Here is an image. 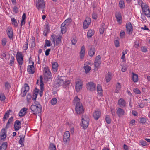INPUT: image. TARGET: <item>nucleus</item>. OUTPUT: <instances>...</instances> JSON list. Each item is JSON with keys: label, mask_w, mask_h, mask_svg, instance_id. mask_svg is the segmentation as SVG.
<instances>
[{"label": "nucleus", "mask_w": 150, "mask_h": 150, "mask_svg": "<svg viewBox=\"0 0 150 150\" xmlns=\"http://www.w3.org/2000/svg\"><path fill=\"white\" fill-rule=\"evenodd\" d=\"M30 109L34 115L40 113L42 111V107L40 104L39 105L33 104L31 106Z\"/></svg>", "instance_id": "obj_1"}, {"label": "nucleus", "mask_w": 150, "mask_h": 150, "mask_svg": "<svg viewBox=\"0 0 150 150\" xmlns=\"http://www.w3.org/2000/svg\"><path fill=\"white\" fill-rule=\"evenodd\" d=\"M36 4L37 9L39 10L41 9L45 8V3L44 0H37Z\"/></svg>", "instance_id": "obj_2"}, {"label": "nucleus", "mask_w": 150, "mask_h": 150, "mask_svg": "<svg viewBox=\"0 0 150 150\" xmlns=\"http://www.w3.org/2000/svg\"><path fill=\"white\" fill-rule=\"evenodd\" d=\"M143 12L147 17H150V11L149 7L146 4L141 7Z\"/></svg>", "instance_id": "obj_3"}, {"label": "nucleus", "mask_w": 150, "mask_h": 150, "mask_svg": "<svg viewBox=\"0 0 150 150\" xmlns=\"http://www.w3.org/2000/svg\"><path fill=\"white\" fill-rule=\"evenodd\" d=\"M29 90V87L28 85L26 83H25L23 87L21 89V95L22 97H24L25 96L28 91Z\"/></svg>", "instance_id": "obj_4"}, {"label": "nucleus", "mask_w": 150, "mask_h": 150, "mask_svg": "<svg viewBox=\"0 0 150 150\" xmlns=\"http://www.w3.org/2000/svg\"><path fill=\"white\" fill-rule=\"evenodd\" d=\"M63 77V76H59L57 77V81L55 83V86L56 87H58L64 83V81L62 78Z\"/></svg>", "instance_id": "obj_5"}, {"label": "nucleus", "mask_w": 150, "mask_h": 150, "mask_svg": "<svg viewBox=\"0 0 150 150\" xmlns=\"http://www.w3.org/2000/svg\"><path fill=\"white\" fill-rule=\"evenodd\" d=\"M75 110L78 114L82 113L84 111L83 107L81 103H78L76 105Z\"/></svg>", "instance_id": "obj_6"}, {"label": "nucleus", "mask_w": 150, "mask_h": 150, "mask_svg": "<svg viewBox=\"0 0 150 150\" xmlns=\"http://www.w3.org/2000/svg\"><path fill=\"white\" fill-rule=\"evenodd\" d=\"M101 57L100 55L96 56L95 59L94 66L96 68L94 69V71L97 70L96 68L99 66L101 63Z\"/></svg>", "instance_id": "obj_7"}, {"label": "nucleus", "mask_w": 150, "mask_h": 150, "mask_svg": "<svg viewBox=\"0 0 150 150\" xmlns=\"http://www.w3.org/2000/svg\"><path fill=\"white\" fill-rule=\"evenodd\" d=\"M86 86V88L90 91H93L95 90L96 85L93 82H88Z\"/></svg>", "instance_id": "obj_8"}, {"label": "nucleus", "mask_w": 150, "mask_h": 150, "mask_svg": "<svg viewBox=\"0 0 150 150\" xmlns=\"http://www.w3.org/2000/svg\"><path fill=\"white\" fill-rule=\"evenodd\" d=\"M75 89L77 92L79 91L82 88L83 83L82 81L79 79L77 80L75 82Z\"/></svg>", "instance_id": "obj_9"}, {"label": "nucleus", "mask_w": 150, "mask_h": 150, "mask_svg": "<svg viewBox=\"0 0 150 150\" xmlns=\"http://www.w3.org/2000/svg\"><path fill=\"white\" fill-rule=\"evenodd\" d=\"M16 59L18 63L19 64L20 68H21V65L23 63V57L21 52H18L16 55Z\"/></svg>", "instance_id": "obj_10"}, {"label": "nucleus", "mask_w": 150, "mask_h": 150, "mask_svg": "<svg viewBox=\"0 0 150 150\" xmlns=\"http://www.w3.org/2000/svg\"><path fill=\"white\" fill-rule=\"evenodd\" d=\"M70 133L69 131H66L64 134L63 140L64 144H67L69 142L70 139Z\"/></svg>", "instance_id": "obj_11"}, {"label": "nucleus", "mask_w": 150, "mask_h": 150, "mask_svg": "<svg viewBox=\"0 0 150 150\" xmlns=\"http://www.w3.org/2000/svg\"><path fill=\"white\" fill-rule=\"evenodd\" d=\"M127 32L128 34H131L132 33L133 30V28L130 22H127L126 25Z\"/></svg>", "instance_id": "obj_12"}, {"label": "nucleus", "mask_w": 150, "mask_h": 150, "mask_svg": "<svg viewBox=\"0 0 150 150\" xmlns=\"http://www.w3.org/2000/svg\"><path fill=\"white\" fill-rule=\"evenodd\" d=\"M88 54L90 57H93L95 54V50L94 46L91 45L88 47Z\"/></svg>", "instance_id": "obj_13"}, {"label": "nucleus", "mask_w": 150, "mask_h": 150, "mask_svg": "<svg viewBox=\"0 0 150 150\" xmlns=\"http://www.w3.org/2000/svg\"><path fill=\"white\" fill-rule=\"evenodd\" d=\"M89 122L88 118H82V127L84 129H86L88 127Z\"/></svg>", "instance_id": "obj_14"}, {"label": "nucleus", "mask_w": 150, "mask_h": 150, "mask_svg": "<svg viewBox=\"0 0 150 150\" xmlns=\"http://www.w3.org/2000/svg\"><path fill=\"white\" fill-rule=\"evenodd\" d=\"M21 127V123L19 121L16 120L14 123V127L15 131H18L20 129Z\"/></svg>", "instance_id": "obj_15"}, {"label": "nucleus", "mask_w": 150, "mask_h": 150, "mask_svg": "<svg viewBox=\"0 0 150 150\" xmlns=\"http://www.w3.org/2000/svg\"><path fill=\"white\" fill-rule=\"evenodd\" d=\"M91 22V20L89 18H87L84 21L83 23V28L84 29L87 28Z\"/></svg>", "instance_id": "obj_16"}, {"label": "nucleus", "mask_w": 150, "mask_h": 150, "mask_svg": "<svg viewBox=\"0 0 150 150\" xmlns=\"http://www.w3.org/2000/svg\"><path fill=\"white\" fill-rule=\"evenodd\" d=\"M101 112L100 111L95 110L93 113V116L96 120H97L100 117Z\"/></svg>", "instance_id": "obj_17"}, {"label": "nucleus", "mask_w": 150, "mask_h": 150, "mask_svg": "<svg viewBox=\"0 0 150 150\" xmlns=\"http://www.w3.org/2000/svg\"><path fill=\"white\" fill-rule=\"evenodd\" d=\"M6 131L5 129H3L1 130L0 133V136L1 139H5L6 137Z\"/></svg>", "instance_id": "obj_18"}, {"label": "nucleus", "mask_w": 150, "mask_h": 150, "mask_svg": "<svg viewBox=\"0 0 150 150\" xmlns=\"http://www.w3.org/2000/svg\"><path fill=\"white\" fill-rule=\"evenodd\" d=\"M80 54V58L83 59L84 57L85 54V47L84 45H83L82 46Z\"/></svg>", "instance_id": "obj_19"}, {"label": "nucleus", "mask_w": 150, "mask_h": 150, "mask_svg": "<svg viewBox=\"0 0 150 150\" xmlns=\"http://www.w3.org/2000/svg\"><path fill=\"white\" fill-rule=\"evenodd\" d=\"M118 104L121 107H125L126 105V102L123 99L121 98L118 101Z\"/></svg>", "instance_id": "obj_20"}, {"label": "nucleus", "mask_w": 150, "mask_h": 150, "mask_svg": "<svg viewBox=\"0 0 150 150\" xmlns=\"http://www.w3.org/2000/svg\"><path fill=\"white\" fill-rule=\"evenodd\" d=\"M124 110L120 108H118L117 109L116 113L119 117H120L124 115Z\"/></svg>", "instance_id": "obj_21"}, {"label": "nucleus", "mask_w": 150, "mask_h": 150, "mask_svg": "<svg viewBox=\"0 0 150 150\" xmlns=\"http://www.w3.org/2000/svg\"><path fill=\"white\" fill-rule=\"evenodd\" d=\"M27 108H24L21 109L19 112V115L20 117H22L25 115L27 110Z\"/></svg>", "instance_id": "obj_22"}, {"label": "nucleus", "mask_w": 150, "mask_h": 150, "mask_svg": "<svg viewBox=\"0 0 150 150\" xmlns=\"http://www.w3.org/2000/svg\"><path fill=\"white\" fill-rule=\"evenodd\" d=\"M39 90L37 89L36 88H35V89L33 93V96L34 97V98H32V100L34 101H35L37 98V95L39 93Z\"/></svg>", "instance_id": "obj_23"}, {"label": "nucleus", "mask_w": 150, "mask_h": 150, "mask_svg": "<svg viewBox=\"0 0 150 150\" xmlns=\"http://www.w3.org/2000/svg\"><path fill=\"white\" fill-rule=\"evenodd\" d=\"M27 71L30 74H33L35 72L34 68L31 67V66H28L27 68Z\"/></svg>", "instance_id": "obj_24"}, {"label": "nucleus", "mask_w": 150, "mask_h": 150, "mask_svg": "<svg viewBox=\"0 0 150 150\" xmlns=\"http://www.w3.org/2000/svg\"><path fill=\"white\" fill-rule=\"evenodd\" d=\"M7 32L9 38L10 39L12 38L13 36V31L12 29L8 28L7 29Z\"/></svg>", "instance_id": "obj_25"}, {"label": "nucleus", "mask_w": 150, "mask_h": 150, "mask_svg": "<svg viewBox=\"0 0 150 150\" xmlns=\"http://www.w3.org/2000/svg\"><path fill=\"white\" fill-rule=\"evenodd\" d=\"M25 136V135H24L23 137V135H20L19 137L20 138V139L19 141V143L21 145V146H24V144L23 143L24 141V138Z\"/></svg>", "instance_id": "obj_26"}, {"label": "nucleus", "mask_w": 150, "mask_h": 150, "mask_svg": "<svg viewBox=\"0 0 150 150\" xmlns=\"http://www.w3.org/2000/svg\"><path fill=\"white\" fill-rule=\"evenodd\" d=\"M132 79L133 81L134 82H137L138 80V75L133 72L132 73Z\"/></svg>", "instance_id": "obj_27"}, {"label": "nucleus", "mask_w": 150, "mask_h": 150, "mask_svg": "<svg viewBox=\"0 0 150 150\" xmlns=\"http://www.w3.org/2000/svg\"><path fill=\"white\" fill-rule=\"evenodd\" d=\"M97 88L98 93L100 95H102L103 90L102 89L101 86L100 84H98L97 86Z\"/></svg>", "instance_id": "obj_28"}, {"label": "nucleus", "mask_w": 150, "mask_h": 150, "mask_svg": "<svg viewBox=\"0 0 150 150\" xmlns=\"http://www.w3.org/2000/svg\"><path fill=\"white\" fill-rule=\"evenodd\" d=\"M58 64L57 62L53 63L52 64V69L54 71L56 72L57 70Z\"/></svg>", "instance_id": "obj_29"}, {"label": "nucleus", "mask_w": 150, "mask_h": 150, "mask_svg": "<svg viewBox=\"0 0 150 150\" xmlns=\"http://www.w3.org/2000/svg\"><path fill=\"white\" fill-rule=\"evenodd\" d=\"M112 74L111 73L108 72L106 75L105 79L107 82L108 83L110 81L111 79Z\"/></svg>", "instance_id": "obj_30"}, {"label": "nucleus", "mask_w": 150, "mask_h": 150, "mask_svg": "<svg viewBox=\"0 0 150 150\" xmlns=\"http://www.w3.org/2000/svg\"><path fill=\"white\" fill-rule=\"evenodd\" d=\"M115 17L117 22H120L122 19V16L121 13L119 12L115 14Z\"/></svg>", "instance_id": "obj_31"}, {"label": "nucleus", "mask_w": 150, "mask_h": 150, "mask_svg": "<svg viewBox=\"0 0 150 150\" xmlns=\"http://www.w3.org/2000/svg\"><path fill=\"white\" fill-rule=\"evenodd\" d=\"M94 32L93 30H89L87 33V37L88 38H91L94 34Z\"/></svg>", "instance_id": "obj_32"}, {"label": "nucleus", "mask_w": 150, "mask_h": 150, "mask_svg": "<svg viewBox=\"0 0 150 150\" xmlns=\"http://www.w3.org/2000/svg\"><path fill=\"white\" fill-rule=\"evenodd\" d=\"M106 28L105 27V24L103 23L101 25V27L99 29V32L100 34H103Z\"/></svg>", "instance_id": "obj_33"}, {"label": "nucleus", "mask_w": 150, "mask_h": 150, "mask_svg": "<svg viewBox=\"0 0 150 150\" xmlns=\"http://www.w3.org/2000/svg\"><path fill=\"white\" fill-rule=\"evenodd\" d=\"M65 24L62 23L61 26V31L62 33H64L66 32Z\"/></svg>", "instance_id": "obj_34"}, {"label": "nucleus", "mask_w": 150, "mask_h": 150, "mask_svg": "<svg viewBox=\"0 0 150 150\" xmlns=\"http://www.w3.org/2000/svg\"><path fill=\"white\" fill-rule=\"evenodd\" d=\"M51 72L50 71L48 72L46 74H43L44 78L45 79L48 80L50 78L51 76Z\"/></svg>", "instance_id": "obj_35"}, {"label": "nucleus", "mask_w": 150, "mask_h": 150, "mask_svg": "<svg viewBox=\"0 0 150 150\" xmlns=\"http://www.w3.org/2000/svg\"><path fill=\"white\" fill-rule=\"evenodd\" d=\"M7 147L6 144L3 143L2 144H0V150H6Z\"/></svg>", "instance_id": "obj_36"}, {"label": "nucleus", "mask_w": 150, "mask_h": 150, "mask_svg": "<svg viewBox=\"0 0 150 150\" xmlns=\"http://www.w3.org/2000/svg\"><path fill=\"white\" fill-rule=\"evenodd\" d=\"M119 6L121 8H123L125 7V3L123 0H120L119 3Z\"/></svg>", "instance_id": "obj_37"}, {"label": "nucleus", "mask_w": 150, "mask_h": 150, "mask_svg": "<svg viewBox=\"0 0 150 150\" xmlns=\"http://www.w3.org/2000/svg\"><path fill=\"white\" fill-rule=\"evenodd\" d=\"M83 68L86 73H88L91 69V67L88 65L84 66Z\"/></svg>", "instance_id": "obj_38"}, {"label": "nucleus", "mask_w": 150, "mask_h": 150, "mask_svg": "<svg viewBox=\"0 0 150 150\" xmlns=\"http://www.w3.org/2000/svg\"><path fill=\"white\" fill-rule=\"evenodd\" d=\"M105 120L106 122L108 124H110L111 123V120L109 115H106L105 118Z\"/></svg>", "instance_id": "obj_39"}, {"label": "nucleus", "mask_w": 150, "mask_h": 150, "mask_svg": "<svg viewBox=\"0 0 150 150\" xmlns=\"http://www.w3.org/2000/svg\"><path fill=\"white\" fill-rule=\"evenodd\" d=\"M50 150H56V146L53 143H51L49 147Z\"/></svg>", "instance_id": "obj_40"}, {"label": "nucleus", "mask_w": 150, "mask_h": 150, "mask_svg": "<svg viewBox=\"0 0 150 150\" xmlns=\"http://www.w3.org/2000/svg\"><path fill=\"white\" fill-rule=\"evenodd\" d=\"M62 37L61 36H59L56 40V45L58 46L61 42Z\"/></svg>", "instance_id": "obj_41"}, {"label": "nucleus", "mask_w": 150, "mask_h": 150, "mask_svg": "<svg viewBox=\"0 0 150 150\" xmlns=\"http://www.w3.org/2000/svg\"><path fill=\"white\" fill-rule=\"evenodd\" d=\"M140 123L142 124H144L146 122V119L144 117H141L139 118Z\"/></svg>", "instance_id": "obj_42"}, {"label": "nucleus", "mask_w": 150, "mask_h": 150, "mask_svg": "<svg viewBox=\"0 0 150 150\" xmlns=\"http://www.w3.org/2000/svg\"><path fill=\"white\" fill-rule=\"evenodd\" d=\"M11 21L12 22V24L14 25V26L16 27H17L18 23L16 20L14 18H13L11 19Z\"/></svg>", "instance_id": "obj_43"}, {"label": "nucleus", "mask_w": 150, "mask_h": 150, "mask_svg": "<svg viewBox=\"0 0 150 150\" xmlns=\"http://www.w3.org/2000/svg\"><path fill=\"white\" fill-rule=\"evenodd\" d=\"M9 112L8 111H7L6 112L5 114L4 117H3V120L5 121V119L7 120L8 118L9 117Z\"/></svg>", "instance_id": "obj_44"}, {"label": "nucleus", "mask_w": 150, "mask_h": 150, "mask_svg": "<svg viewBox=\"0 0 150 150\" xmlns=\"http://www.w3.org/2000/svg\"><path fill=\"white\" fill-rule=\"evenodd\" d=\"M57 102V100L56 98H52L51 101V103L52 105H55Z\"/></svg>", "instance_id": "obj_45"}, {"label": "nucleus", "mask_w": 150, "mask_h": 150, "mask_svg": "<svg viewBox=\"0 0 150 150\" xmlns=\"http://www.w3.org/2000/svg\"><path fill=\"white\" fill-rule=\"evenodd\" d=\"M139 142V144L141 145L145 146L147 145V142L143 140H140Z\"/></svg>", "instance_id": "obj_46"}, {"label": "nucleus", "mask_w": 150, "mask_h": 150, "mask_svg": "<svg viewBox=\"0 0 150 150\" xmlns=\"http://www.w3.org/2000/svg\"><path fill=\"white\" fill-rule=\"evenodd\" d=\"M6 98L4 94L0 93V100L1 101H4L5 99Z\"/></svg>", "instance_id": "obj_47"}, {"label": "nucleus", "mask_w": 150, "mask_h": 150, "mask_svg": "<svg viewBox=\"0 0 150 150\" xmlns=\"http://www.w3.org/2000/svg\"><path fill=\"white\" fill-rule=\"evenodd\" d=\"M114 44L115 46L117 47L119 46V41L118 39H117L115 40Z\"/></svg>", "instance_id": "obj_48"}, {"label": "nucleus", "mask_w": 150, "mask_h": 150, "mask_svg": "<svg viewBox=\"0 0 150 150\" xmlns=\"http://www.w3.org/2000/svg\"><path fill=\"white\" fill-rule=\"evenodd\" d=\"M45 42V45H46L47 46L50 47L51 46V42L49 40H46Z\"/></svg>", "instance_id": "obj_49"}, {"label": "nucleus", "mask_w": 150, "mask_h": 150, "mask_svg": "<svg viewBox=\"0 0 150 150\" xmlns=\"http://www.w3.org/2000/svg\"><path fill=\"white\" fill-rule=\"evenodd\" d=\"M74 103H76V104H77L78 103H80L79 102L80 99L78 98L77 96L75 97L74 100Z\"/></svg>", "instance_id": "obj_50"}, {"label": "nucleus", "mask_w": 150, "mask_h": 150, "mask_svg": "<svg viewBox=\"0 0 150 150\" xmlns=\"http://www.w3.org/2000/svg\"><path fill=\"white\" fill-rule=\"evenodd\" d=\"M133 92L134 93L137 94H139L141 93L140 91L137 88L134 89L133 90Z\"/></svg>", "instance_id": "obj_51"}, {"label": "nucleus", "mask_w": 150, "mask_h": 150, "mask_svg": "<svg viewBox=\"0 0 150 150\" xmlns=\"http://www.w3.org/2000/svg\"><path fill=\"white\" fill-rule=\"evenodd\" d=\"M5 89H8L9 87H10V84L8 82H6L5 83Z\"/></svg>", "instance_id": "obj_52"}, {"label": "nucleus", "mask_w": 150, "mask_h": 150, "mask_svg": "<svg viewBox=\"0 0 150 150\" xmlns=\"http://www.w3.org/2000/svg\"><path fill=\"white\" fill-rule=\"evenodd\" d=\"M97 17V14L95 12H93L92 14V18L93 19L96 20Z\"/></svg>", "instance_id": "obj_53"}, {"label": "nucleus", "mask_w": 150, "mask_h": 150, "mask_svg": "<svg viewBox=\"0 0 150 150\" xmlns=\"http://www.w3.org/2000/svg\"><path fill=\"white\" fill-rule=\"evenodd\" d=\"M32 96L30 94L28 93L27 94V100L28 102H29Z\"/></svg>", "instance_id": "obj_54"}, {"label": "nucleus", "mask_w": 150, "mask_h": 150, "mask_svg": "<svg viewBox=\"0 0 150 150\" xmlns=\"http://www.w3.org/2000/svg\"><path fill=\"white\" fill-rule=\"evenodd\" d=\"M14 57L13 56H11V59L10 61V64H11V65L14 63Z\"/></svg>", "instance_id": "obj_55"}, {"label": "nucleus", "mask_w": 150, "mask_h": 150, "mask_svg": "<svg viewBox=\"0 0 150 150\" xmlns=\"http://www.w3.org/2000/svg\"><path fill=\"white\" fill-rule=\"evenodd\" d=\"M49 71H49V70L47 68L45 67L43 69V74H47V73Z\"/></svg>", "instance_id": "obj_56"}, {"label": "nucleus", "mask_w": 150, "mask_h": 150, "mask_svg": "<svg viewBox=\"0 0 150 150\" xmlns=\"http://www.w3.org/2000/svg\"><path fill=\"white\" fill-rule=\"evenodd\" d=\"M28 40H27V41L25 43V45L23 47L25 48V50H26L28 47Z\"/></svg>", "instance_id": "obj_57"}, {"label": "nucleus", "mask_w": 150, "mask_h": 150, "mask_svg": "<svg viewBox=\"0 0 150 150\" xmlns=\"http://www.w3.org/2000/svg\"><path fill=\"white\" fill-rule=\"evenodd\" d=\"M71 19L70 18H68L63 23L64 24H65L66 25V24H67V23L71 22Z\"/></svg>", "instance_id": "obj_58"}, {"label": "nucleus", "mask_w": 150, "mask_h": 150, "mask_svg": "<svg viewBox=\"0 0 150 150\" xmlns=\"http://www.w3.org/2000/svg\"><path fill=\"white\" fill-rule=\"evenodd\" d=\"M141 50L142 52H146L147 51L146 47L143 46L141 47Z\"/></svg>", "instance_id": "obj_59"}, {"label": "nucleus", "mask_w": 150, "mask_h": 150, "mask_svg": "<svg viewBox=\"0 0 150 150\" xmlns=\"http://www.w3.org/2000/svg\"><path fill=\"white\" fill-rule=\"evenodd\" d=\"M138 4L139 5H141V7H142L144 5V4H146L145 3H143V2L141 0H139L138 1Z\"/></svg>", "instance_id": "obj_60"}, {"label": "nucleus", "mask_w": 150, "mask_h": 150, "mask_svg": "<svg viewBox=\"0 0 150 150\" xmlns=\"http://www.w3.org/2000/svg\"><path fill=\"white\" fill-rule=\"evenodd\" d=\"M13 11L16 13H18V8L16 6H14L13 8Z\"/></svg>", "instance_id": "obj_61"}, {"label": "nucleus", "mask_w": 150, "mask_h": 150, "mask_svg": "<svg viewBox=\"0 0 150 150\" xmlns=\"http://www.w3.org/2000/svg\"><path fill=\"white\" fill-rule=\"evenodd\" d=\"M116 88L117 90L118 91L120 90L121 88V86L120 83H117V84L116 86Z\"/></svg>", "instance_id": "obj_62"}, {"label": "nucleus", "mask_w": 150, "mask_h": 150, "mask_svg": "<svg viewBox=\"0 0 150 150\" xmlns=\"http://www.w3.org/2000/svg\"><path fill=\"white\" fill-rule=\"evenodd\" d=\"M51 49H48L46 50L45 52V55L46 56H48L49 54V52H50Z\"/></svg>", "instance_id": "obj_63"}, {"label": "nucleus", "mask_w": 150, "mask_h": 150, "mask_svg": "<svg viewBox=\"0 0 150 150\" xmlns=\"http://www.w3.org/2000/svg\"><path fill=\"white\" fill-rule=\"evenodd\" d=\"M7 41L5 39H3L2 40V45L3 46H5L6 45V43Z\"/></svg>", "instance_id": "obj_64"}]
</instances>
